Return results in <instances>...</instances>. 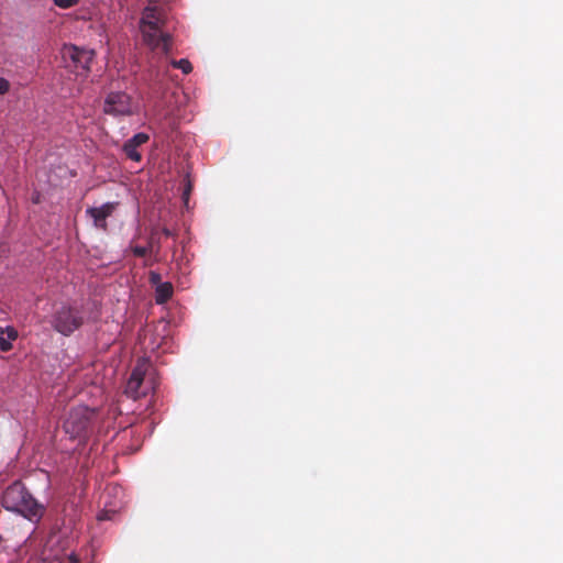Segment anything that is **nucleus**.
I'll return each mask as SVG.
<instances>
[{"mask_svg": "<svg viewBox=\"0 0 563 563\" xmlns=\"http://www.w3.org/2000/svg\"><path fill=\"white\" fill-rule=\"evenodd\" d=\"M163 12L155 7H146L140 25L143 40L152 49H162L168 54L172 49V36L163 32Z\"/></svg>", "mask_w": 563, "mask_h": 563, "instance_id": "nucleus-1", "label": "nucleus"}, {"mask_svg": "<svg viewBox=\"0 0 563 563\" xmlns=\"http://www.w3.org/2000/svg\"><path fill=\"white\" fill-rule=\"evenodd\" d=\"M2 506L7 510L20 514L27 519L40 517L44 511V507L20 482L13 483L4 490Z\"/></svg>", "mask_w": 563, "mask_h": 563, "instance_id": "nucleus-2", "label": "nucleus"}, {"mask_svg": "<svg viewBox=\"0 0 563 563\" xmlns=\"http://www.w3.org/2000/svg\"><path fill=\"white\" fill-rule=\"evenodd\" d=\"M96 411L86 406L71 408L65 422L64 429L71 438L85 437L92 426Z\"/></svg>", "mask_w": 563, "mask_h": 563, "instance_id": "nucleus-3", "label": "nucleus"}, {"mask_svg": "<svg viewBox=\"0 0 563 563\" xmlns=\"http://www.w3.org/2000/svg\"><path fill=\"white\" fill-rule=\"evenodd\" d=\"M103 112L115 118L131 117L139 112V106L126 92L112 91L104 99Z\"/></svg>", "mask_w": 563, "mask_h": 563, "instance_id": "nucleus-4", "label": "nucleus"}, {"mask_svg": "<svg viewBox=\"0 0 563 563\" xmlns=\"http://www.w3.org/2000/svg\"><path fill=\"white\" fill-rule=\"evenodd\" d=\"M82 324L80 312L71 307L62 306L57 309L52 319L53 328L64 334L69 335Z\"/></svg>", "mask_w": 563, "mask_h": 563, "instance_id": "nucleus-5", "label": "nucleus"}, {"mask_svg": "<svg viewBox=\"0 0 563 563\" xmlns=\"http://www.w3.org/2000/svg\"><path fill=\"white\" fill-rule=\"evenodd\" d=\"M95 55V51L75 45L65 46L63 51V57L71 63L70 66L80 76H87L90 73Z\"/></svg>", "mask_w": 563, "mask_h": 563, "instance_id": "nucleus-6", "label": "nucleus"}, {"mask_svg": "<svg viewBox=\"0 0 563 563\" xmlns=\"http://www.w3.org/2000/svg\"><path fill=\"white\" fill-rule=\"evenodd\" d=\"M119 202H106L101 207H89L86 213L93 220L95 228L107 231V219L117 210Z\"/></svg>", "mask_w": 563, "mask_h": 563, "instance_id": "nucleus-7", "label": "nucleus"}, {"mask_svg": "<svg viewBox=\"0 0 563 563\" xmlns=\"http://www.w3.org/2000/svg\"><path fill=\"white\" fill-rule=\"evenodd\" d=\"M150 140L148 134L144 132L136 133L123 144V152L128 158L133 162H141L142 154L137 151V147L147 143Z\"/></svg>", "mask_w": 563, "mask_h": 563, "instance_id": "nucleus-8", "label": "nucleus"}, {"mask_svg": "<svg viewBox=\"0 0 563 563\" xmlns=\"http://www.w3.org/2000/svg\"><path fill=\"white\" fill-rule=\"evenodd\" d=\"M144 369L142 366L137 365L131 373L130 378L126 383L125 387V394L133 398L137 399L141 396L145 395L143 391H141V386L144 380Z\"/></svg>", "mask_w": 563, "mask_h": 563, "instance_id": "nucleus-9", "label": "nucleus"}, {"mask_svg": "<svg viewBox=\"0 0 563 563\" xmlns=\"http://www.w3.org/2000/svg\"><path fill=\"white\" fill-rule=\"evenodd\" d=\"M19 336V333L15 328L9 327H0V350L2 352H9L12 350V342L15 341Z\"/></svg>", "mask_w": 563, "mask_h": 563, "instance_id": "nucleus-10", "label": "nucleus"}, {"mask_svg": "<svg viewBox=\"0 0 563 563\" xmlns=\"http://www.w3.org/2000/svg\"><path fill=\"white\" fill-rule=\"evenodd\" d=\"M173 285L169 282L162 283L155 287V301L158 305L167 302L173 296Z\"/></svg>", "mask_w": 563, "mask_h": 563, "instance_id": "nucleus-11", "label": "nucleus"}, {"mask_svg": "<svg viewBox=\"0 0 563 563\" xmlns=\"http://www.w3.org/2000/svg\"><path fill=\"white\" fill-rule=\"evenodd\" d=\"M130 251L135 257H146L151 255V247L140 246V245H130Z\"/></svg>", "mask_w": 563, "mask_h": 563, "instance_id": "nucleus-12", "label": "nucleus"}, {"mask_svg": "<svg viewBox=\"0 0 563 563\" xmlns=\"http://www.w3.org/2000/svg\"><path fill=\"white\" fill-rule=\"evenodd\" d=\"M172 65L175 68H179L183 70L184 74H189L192 70L191 63L188 59H179V60H173Z\"/></svg>", "mask_w": 563, "mask_h": 563, "instance_id": "nucleus-13", "label": "nucleus"}, {"mask_svg": "<svg viewBox=\"0 0 563 563\" xmlns=\"http://www.w3.org/2000/svg\"><path fill=\"white\" fill-rule=\"evenodd\" d=\"M191 190H192V184H191L190 179L187 178L184 183L183 195H181L183 201L186 206L188 205V200H189Z\"/></svg>", "mask_w": 563, "mask_h": 563, "instance_id": "nucleus-14", "label": "nucleus"}, {"mask_svg": "<svg viewBox=\"0 0 563 563\" xmlns=\"http://www.w3.org/2000/svg\"><path fill=\"white\" fill-rule=\"evenodd\" d=\"M54 4L60 9H69L77 4L78 0H53Z\"/></svg>", "mask_w": 563, "mask_h": 563, "instance_id": "nucleus-15", "label": "nucleus"}, {"mask_svg": "<svg viewBox=\"0 0 563 563\" xmlns=\"http://www.w3.org/2000/svg\"><path fill=\"white\" fill-rule=\"evenodd\" d=\"M148 282L152 286H157L159 284H162V276L159 273L155 272V271H151L150 274H148Z\"/></svg>", "mask_w": 563, "mask_h": 563, "instance_id": "nucleus-16", "label": "nucleus"}, {"mask_svg": "<svg viewBox=\"0 0 563 563\" xmlns=\"http://www.w3.org/2000/svg\"><path fill=\"white\" fill-rule=\"evenodd\" d=\"M10 81L4 77H0V97L8 93L10 90Z\"/></svg>", "mask_w": 563, "mask_h": 563, "instance_id": "nucleus-17", "label": "nucleus"}, {"mask_svg": "<svg viewBox=\"0 0 563 563\" xmlns=\"http://www.w3.org/2000/svg\"><path fill=\"white\" fill-rule=\"evenodd\" d=\"M146 247H151V254H155V256L158 254L159 245H155V242L153 239H151L146 245Z\"/></svg>", "mask_w": 563, "mask_h": 563, "instance_id": "nucleus-18", "label": "nucleus"}, {"mask_svg": "<svg viewBox=\"0 0 563 563\" xmlns=\"http://www.w3.org/2000/svg\"><path fill=\"white\" fill-rule=\"evenodd\" d=\"M144 258V262H143V266L144 267H150L154 264V262L157 261V258L155 257L154 260H152L148 255L146 257H143Z\"/></svg>", "mask_w": 563, "mask_h": 563, "instance_id": "nucleus-19", "label": "nucleus"}, {"mask_svg": "<svg viewBox=\"0 0 563 563\" xmlns=\"http://www.w3.org/2000/svg\"><path fill=\"white\" fill-rule=\"evenodd\" d=\"M68 563H80V561L75 554H70L68 556Z\"/></svg>", "mask_w": 563, "mask_h": 563, "instance_id": "nucleus-20", "label": "nucleus"}, {"mask_svg": "<svg viewBox=\"0 0 563 563\" xmlns=\"http://www.w3.org/2000/svg\"><path fill=\"white\" fill-rule=\"evenodd\" d=\"M162 233H163L166 238H169V236H173V235H174V234H173V232H172L169 229H167V228H164V229L162 230Z\"/></svg>", "mask_w": 563, "mask_h": 563, "instance_id": "nucleus-21", "label": "nucleus"}, {"mask_svg": "<svg viewBox=\"0 0 563 563\" xmlns=\"http://www.w3.org/2000/svg\"><path fill=\"white\" fill-rule=\"evenodd\" d=\"M104 518H106V517H104L103 515H100V516L98 517V519H99V520H103Z\"/></svg>", "mask_w": 563, "mask_h": 563, "instance_id": "nucleus-22", "label": "nucleus"}]
</instances>
